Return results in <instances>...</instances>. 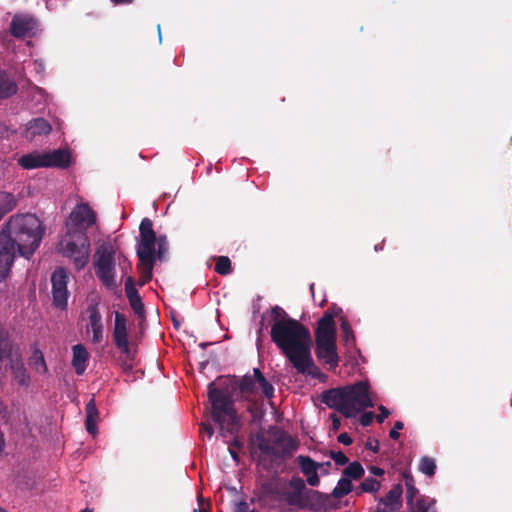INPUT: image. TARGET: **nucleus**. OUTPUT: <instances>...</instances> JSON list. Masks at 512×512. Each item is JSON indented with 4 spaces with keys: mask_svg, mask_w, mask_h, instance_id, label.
I'll return each mask as SVG.
<instances>
[{
    "mask_svg": "<svg viewBox=\"0 0 512 512\" xmlns=\"http://www.w3.org/2000/svg\"><path fill=\"white\" fill-rule=\"evenodd\" d=\"M435 499L419 496L416 502L408 506L410 512H437L435 507Z\"/></svg>",
    "mask_w": 512,
    "mask_h": 512,
    "instance_id": "obj_30",
    "label": "nucleus"
},
{
    "mask_svg": "<svg viewBox=\"0 0 512 512\" xmlns=\"http://www.w3.org/2000/svg\"><path fill=\"white\" fill-rule=\"evenodd\" d=\"M402 478H403V480L405 482L406 488L407 487H415L414 477H413V475L411 474V472L409 470H404L402 472Z\"/></svg>",
    "mask_w": 512,
    "mask_h": 512,
    "instance_id": "obj_47",
    "label": "nucleus"
},
{
    "mask_svg": "<svg viewBox=\"0 0 512 512\" xmlns=\"http://www.w3.org/2000/svg\"><path fill=\"white\" fill-rule=\"evenodd\" d=\"M13 341L10 332L0 320V361L11 359Z\"/></svg>",
    "mask_w": 512,
    "mask_h": 512,
    "instance_id": "obj_26",
    "label": "nucleus"
},
{
    "mask_svg": "<svg viewBox=\"0 0 512 512\" xmlns=\"http://www.w3.org/2000/svg\"><path fill=\"white\" fill-rule=\"evenodd\" d=\"M208 398L211 403V416L213 421L219 426L220 435L226 438L233 436L229 443L228 451L237 463L239 455L237 450L243 447V441L238 437L241 428V419L234 407V401L229 391L217 389L214 383L208 385Z\"/></svg>",
    "mask_w": 512,
    "mask_h": 512,
    "instance_id": "obj_2",
    "label": "nucleus"
},
{
    "mask_svg": "<svg viewBox=\"0 0 512 512\" xmlns=\"http://www.w3.org/2000/svg\"><path fill=\"white\" fill-rule=\"evenodd\" d=\"M403 427H404V424L402 421H396L394 423L393 429H391L389 432V437L393 440H397L400 437L398 430L403 429Z\"/></svg>",
    "mask_w": 512,
    "mask_h": 512,
    "instance_id": "obj_45",
    "label": "nucleus"
},
{
    "mask_svg": "<svg viewBox=\"0 0 512 512\" xmlns=\"http://www.w3.org/2000/svg\"><path fill=\"white\" fill-rule=\"evenodd\" d=\"M18 91L15 79L5 70L0 69V99H8Z\"/></svg>",
    "mask_w": 512,
    "mask_h": 512,
    "instance_id": "obj_24",
    "label": "nucleus"
},
{
    "mask_svg": "<svg viewBox=\"0 0 512 512\" xmlns=\"http://www.w3.org/2000/svg\"><path fill=\"white\" fill-rule=\"evenodd\" d=\"M80 512H94L92 509H89V508H85L84 510L80 511Z\"/></svg>",
    "mask_w": 512,
    "mask_h": 512,
    "instance_id": "obj_60",
    "label": "nucleus"
},
{
    "mask_svg": "<svg viewBox=\"0 0 512 512\" xmlns=\"http://www.w3.org/2000/svg\"><path fill=\"white\" fill-rule=\"evenodd\" d=\"M17 205V200L12 193L0 191V221Z\"/></svg>",
    "mask_w": 512,
    "mask_h": 512,
    "instance_id": "obj_32",
    "label": "nucleus"
},
{
    "mask_svg": "<svg viewBox=\"0 0 512 512\" xmlns=\"http://www.w3.org/2000/svg\"><path fill=\"white\" fill-rule=\"evenodd\" d=\"M30 365L39 373H46L48 371L44 355L40 349H35L30 358Z\"/></svg>",
    "mask_w": 512,
    "mask_h": 512,
    "instance_id": "obj_35",
    "label": "nucleus"
},
{
    "mask_svg": "<svg viewBox=\"0 0 512 512\" xmlns=\"http://www.w3.org/2000/svg\"><path fill=\"white\" fill-rule=\"evenodd\" d=\"M89 312V323L93 332L92 341L95 344H99L103 339V323L102 316L96 306H90Z\"/></svg>",
    "mask_w": 512,
    "mask_h": 512,
    "instance_id": "obj_23",
    "label": "nucleus"
},
{
    "mask_svg": "<svg viewBox=\"0 0 512 512\" xmlns=\"http://www.w3.org/2000/svg\"><path fill=\"white\" fill-rule=\"evenodd\" d=\"M69 276L64 268H57L51 276L53 305L59 309L67 307Z\"/></svg>",
    "mask_w": 512,
    "mask_h": 512,
    "instance_id": "obj_10",
    "label": "nucleus"
},
{
    "mask_svg": "<svg viewBox=\"0 0 512 512\" xmlns=\"http://www.w3.org/2000/svg\"><path fill=\"white\" fill-rule=\"evenodd\" d=\"M364 475V469L362 465L358 461H354L350 463L344 470H343V477L348 479H360Z\"/></svg>",
    "mask_w": 512,
    "mask_h": 512,
    "instance_id": "obj_36",
    "label": "nucleus"
},
{
    "mask_svg": "<svg viewBox=\"0 0 512 512\" xmlns=\"http://www.w3.org/2000/svg\"><path fill=\"white\" fill-rule=\"evenodd\" d=\"M207 345H208L207 343H201V344H200V346H201L202 348H206V346H207Z\"/></svg>",
    "mask_w": 512,
    "mask_h": 512,
    "instance_id": "obj_61",
    "label": "nucleus"
},
{
    "mask_svg": "<svg viewBox=\"0 0 512 512\" xmlns=\"http://www.w3.org/2000/svg\"><path fill=\"white\" fill-rule=\"evenodd\" d=\"M330 456L339 466L346 465L349 462L348 457L342 451H331Z\"/></svg>",
    "mask_w": 512,
    "mask_h": 512,
    "instance_id": "obj_43",
    "label": "nucleus"
},
{
    "mask_svg": "<svg viewBox=\"0 0 512 512\" xmlns=\"http://www.w3.org/2000/svg\"><path fill=\"white\" fill-rule=\"evenodd\" d=\"M86 412V420H85V428L86 431L94 435L97 432V422L99 418V412L96 406V401L91 398L85 406Z\"/></svg>",
    "mask_w": 512,
    "mask_h": 512,
    "instance_id": "obj_27",
    "label": "nucleus"
},
{
    "mask_svg": "<svg viewBox=\"0 0 512 512\" xmlns=\"http://www.w3.org/2000/svg\"><path fill=\"white\" fill-rule=\"evenodd\" d=\"M174 324L176 327H178V325H179L178 321H174Z\"/></svg>",
    "mask_w": 512,
    "mask_h": 512,
    "instance_id": "obj_63",
    "label": "nucleus"
},
{
    "mask_svg": "<svg viewBox=\"0 0 512 512\" xmlns=\"http://www.w3.org/2000/svg\"><path fill=\"white\" fill-rule=\"evenodd\" d=\"M378 410L380 411V413L376 416V420H377L378 423H383L384 420L389 416L390 412L383 405H380L378 407Z\"/></svg>",
    "mask_w": 512,
    "mask_h": 512,
    "instance_id": "obj_48",
    "label": "nucleus"
},
{
    "mask_svg": "<svg viewBox=\"0 0 512 512\" xmlns=\"http://www.w3.org/2000/svg\"><path fill=\"white\" fill-rule=\"evenodd\" d=\"M199 512H207L206 509H201Z\"/></svg>",
    "mask_w": 512,
    "mask_h": 512,
    "instance_id": "obj_64",
    "label": "nucleus"
},
{
    "mask_svg": "<svg viewBox=\"0 0 512 512\" xmlns=\"http://www.w3.org/2000/svg\"><path fill=\"white\" fill-rule=\"evenodd\" d=\"M383 245H384L383 242L381 244H379V245H375V247H374L375 251L382 250L383 249Z\"/></svg>",
    "mask_w": 512,
    "mask_h": 512,
    "instance_id": "obj_59",
    "label": "nucleus"
},
{
    "mask_svg": "<svg viewBox=\"0 0 512 512\" xmlns=\"http://www.w3.org/2000/svg\"><path fill=\"white\" fill-rule=\"evenodd\" d=\"M270 430H274L276 433H279V436L276 438L275 443L277 445H282L281 451H279V458L290 457L298 448V443L291 436H287L284 432L279 431L276 427H271Z\"/></svg>",
    "mask_w": 512,
    "mask_h": 512,
    "instance_id": "obj_22",
    "label": "nucleus"
},
{
    "mask_svg": "<svg viewBox=\"0 0 512 512\" xmlns=\"http://www.w3.org/2000/svg\"><path fill=\"white\" fill-rule=\"evenodd\" d=\"M140 242L137 247V255H153L156 256V240L157 236L153 229V222L149 218H143L140 226Z\"/></svg>",
    "mask_w": 512,
    "mask_h": 512,
    "instance_id": "obj_11",
    "label": "nucleus"
},
{
    "mask_svg": "<svg viewBox=\"0 0 512 512\" xmlns=\"http://www.w3.org/2000/svg\"><path fill=\"white\" fill-rule=\"evenodd\" d=\"M95 273L101 283L108 289L117 287L115 252L111 246H101L95 253Z\"/></svg>",
    "mask_w": 512,
    "mask_h": 512,
    "instance_id": "obj_7",
    "label": "nucleus"
},
{
    "mask_svg": "<svg viewBox=\"0 0 512 512\" xmlns=\"http://www.w3.org/2000/svg\"><path fill=\"white\" fill-rule=\"evenodd\" d=\"M156 243L158 245V250L156 251V258L162 260L165 252L168 249L167 237L165 235L158 236Z\"/></svg>",
    "mask_w": 512,
    "mask_h": 512,
    "instance_id": "obj_41",
    "label": "nucleus"
},
{
    "mask_svg": "<svg viewBox=\"0 0 512 512\" xmlns=\"http://www.w3.org/2000/svg\"><path fill=\"white\" fill-rule=\"evenodd\" d=\"M402 493V486L400 484H396L389 490L386 496L381 499L380 504L393 506L394 509H400Z\"/></svg>",
    "mask_w": 512,
    "mask_h": 512,
    "instance_id": "obj_29",
    "label": "nucleus"
},
{
    "mask_svg": "<svg viewBox=\"0 0 512 512\" xmlns=\"http://www.w3.org/2000/svg\"><path fill=\"white\" fill-rule=\"evenodd\" d=\"M366 448L368 450H371L372 452L374 453H377L379 451V441L374 439V440H369L367 443H366Z\"/></svg>",
    "mask_w": 512,
    "mask_h": 512,
    "instance_id": "obj_51",
    "label": "nucleus"
},
{
    "mask_svg": "<svg viewBox=\"0 0 512 512\" xmlns=\"http://www.w3.org/2000/svg\"><path fill=\"white\" fill-rule=\"evenodd\" d=\"M52 130L50 123L44 118H34L26 124L25 137L33 139L36 136L48 135Z\"/></svg>",
    "mask_w": 512,
    "mask_h": 512,
    "instance_id": "obj_21",
    "label": "nucleus"
},
{
    "mask_svg": "<svg viewBox=\"0 0 512 512\" xmlns=\"http://www.w3.org/2000/svg\"><path fill=\"white\" fill-rule=\"evenodd\" d=\"M200 431L205 432L209 438H211L214 433V429H213L212 425L209 423L208 424L202 423L200 426Z\"/></svg>",
    "mask_w": 512,
    "mask_h": 512,
    "instance_id": "obj_52",
    "label": "nucleus"
},
{
    "mask_svg": "<svg viewBox=\"0 0 512 512\" xmlns=\"http://www.w3.org/2000/svg\"><path fill=\"white\" fill-rule=\"evenodd\" d=\"M369 471L371 474H373L375 476H382L385 473L384 469H382L380 467H376V466L369 467Z\"/></svg>",
    "mask_w": 512,
    "mask_h": 512,
    "instance_id": "obj_54",
    "label": "nucleus"
},
{
    "mask_svg": "<svg viewBox=\"0 0 512 512\" xmlns=\"http://www.w3.org/2000/svg\"><path fill=\"white\" fill-rule=\"evenodd\" d=\"M112 338L116 348L125 357V359L121 362L123 371H131L133 369L135 351L132 349V345L128 340L126 316L120 312L115 313V325Z\"/></svg>",
    "mask_w": 512,
    "mask_h": 512,
    "instance_id": "obj_8",
    "label": "nucleus"
},
{
    "mask_svg": "<svg viewBox=\"0 0 512 512\" xmlns=\"http://www.w3.org/2000/svg\"><path fill=\"white\" fill-rule=\"evenodd\" d=\"M338 442L342 443L343 445H351L352 444V438L349 436L348 433L346 432H343L341 433L338 438H337Z\"/></svg>",
    "mask_w": 512,
    "mask_h": 512,
    "instance_id": "obj_50",
    "label": "nucleus"
},
{
    "mask_svg": "<svg viewBox=\"0 0 512 512\" xmlns=\"http://www.w3.org/2000/svg\"><path fill=\"white\" fill-rule=\"evenodd\" d=\"M369 389L367 381H359L351 385L325 390L319 398L323 404L338 411L345 418H354L366 408L374 406Z\"/></svg>",
    "mask_w": 512,
    "mask_h": 512,
    "instance_id": "obj_3",
    "label": "nucleus"
},
{
    "mask_svg": "<svg viewBox=\"0 0 512 512\" xmlns=\"http://www.w3.org/2000/svg\"><path fill=\"white\" fill-rule=\"evenodd\" d=\"M374 417H375V415L373 412H364L360 417V424L363 427H367V426L371 425Z\"/></svg>",
    "mask_w": 512,
    "mask_h": 512,
    "instance_id": "obj_46",
    "label": "nucleus"
},
{
    "mask_svg": "<svg viewBox=\"0 0 512 512\" xmlns=\"http://www.w3.org/2000/svg\"><path fill=\"white\" fill-rule=\"evenodd\" d=\"M125 294L129 304L138 317H144L145 309L138 290L135 288L133 277L129 276L125 280Z\"/></svg>",
    "mask_w": 512,
    "mask_h": 512,
    "instance_id": "obj_16",
    "label": "nucleus"
},
{
    "mask_svg": "<svg viewBox=\"0 0 512 512\" xmlns=\"http://www.w3.org/2000/svg\"><path fill=\"white\" fill-rule=\"evenodd\" d=\"M37 26V20L30 14H15L9 25L10 34L18 39L32 36Z\"/></svg>",
    "mask_w": 512,
    "mask_h": 512,
    "instance_id": "obj_12",
    "label": "nucleus"
},
{
    "mask_svg": "<svg viewBox=\"0 0 512 512\" xmlns=\"http://www.w3.org/2000/svg\"><path fill=\"white\" fill-rule=\"evenodd\" d=\"M419 471L428 477H432L436 472V462L433 458L423 456L419 462Z\"/></svg>",
    "mask_w": 512,
    "mask_h": 512,
    "instance_id": "obj_38",
    "label": "nucleus"
},
{
    "mask_svg": "<svg viewBox=\"0 0 512 512\" xmlns=\"http://www.w3.org/2000/svg\"><path fill=\"white\" fill-rule=\"evenodd\" d=\"M12 373L14 376V379L17 381V383L21 386L28 385L30 381V377L26 372V369L22 363H16L12 366Z\"/></svg>",
    "mask_w": 512,
    "mask_h": 512,
    "instance_id": "obj_37",
    "label": "nucleus"
},
{
    "mask_svg": "<svg viewBox=\"0 0 512 512\" xmlns=\"http://www.w3.org/2000/svg\"><path fill=\"white\" fill-rule=\"evenodd\" d=\"M16 248L4 233H0V282L3 281L14 262Z\"/></svg>",
    "mask_w": 512,
    "mask_h": 512,
    "instance_id": "obj_13",
    "label": "nucleus"
},
{
    "mask_svg": "<svg viewBox=\"0 0 512 512\" xmlns=\"http://www.w3.org/2000/svg\"><path fill=\"white\" fill-rule=\"evenodd\" d=\"M58 251L72 260L77 271L83 269L90 256V241L87 233L82 230L68 231L58 244Z\"/></svg>",
    "mask_w": 512,
    "mask_h": 512,
    "instance_id": "obj_6",
    "label": "nucleus"
},
{
    "mask_svg": "<svg viewBox=\"0 0 512 512\" xmlns=\"http://www.w3.org/2000/svg\"><path fill=\"white\" fill-rule=\"evenodd\" d=\"M0 233L17 247L19 255L29 259L39 247L45 228L36 215L27 213L10 217Z\"/></svg>",
    "mask_w": 512,
    "mask_h": 512,
    "instance_id": "obj_5",
    "label": "nucleus"
},
{
    "mask_svg": "<svg viewBox=\"0 0 512 512\" xmlns=\"http://www.w3.org/2000/svg\"><path fill=\"white\" fill-rule=\"evenodd\" d=\"M96 222V214L87 203L77 204L69 215L66 227L68 231L82 230L91 227Z\"/></svg>",
    "mask_w": 512,
    "mask_h": 512,
    "instance_id": "obj_9",
    "label": "nucleus"
},
{
    "mask_svg": "<svg viewBox=\"0 0 512 512\" xmlns=\"http://www.w3.org/2000/svg\"><path fill=\"white\" fill-rule=\"evenodd\" d=\"M73 358L72 366L77 375H82L86 370V363L89 357L87 349L82 344H76L72 347Z\"/></svg>",
    "mask_w": 512,
    "mask_h": 512,
    "instance_id": "obj_25",
    "label": "nucleus"
},
{
    "mask_svg": "<svg viewBox=\"0 0 512 512\" xmlns=\"http://www.w3.org/2000/svg\"><path fill=\"white\" fill-rule=\"evenodd\" d=\"M263 490L279 503L280 511L285 510L283 503L298 509L317 510L327 498L317 490L307 489L304 480L297 476H293L288 483L265 484Z\"/></svg>",
    "mask_w": 512,
    "mask_h": 512,
    "instance_id": "obj_4",
    "label": "nucleus"
},
{
    "mask_svg": "<svg viewBox=\"0 0 512 512\" xmlns=\"http://www.w3.org/2000/svg\"><path fill=\"white\" fill-rule=\"evenodd\" d=\"M214 270L220 275H228L231 272V261L227 256H219L216 259Z\"/></svg>",
    "mask_w": 512,
    "mask_h": 512,
    "instance_id": "obj_39",
    "label": "nucleus"
},
{
    "mask_svg": "<svg viewBox=\"0 0 512 512\" xmlns=\"http://www.w3.org/2000/svg\"><path fill=\"white\" fill-rule=\"evenodd\" d=\"M115 4L130 3V0H111Z\"/></svg>",
    "mask_w": 512,
    "mask_h": 512,
    "instance_id": "obj_57",
    "label": "nucleus"
},
{
    "mask_svg": "<svg viewBox=\"0 0 512 512\" xmlns=\"http://www.w3.org/2000/svg\"><path fill=\"white\" fill-rule=\"evenodd\" d=\"M253 373L256 383L262 390L263 396L267 399H271L274 396L273 385L265 378L259 368H254Z\"/></svg>",
    "mask_w": 512,
    "mask_h": 512,
    "instance_id": "obj_33",
    "label": "nucleus"
},
{
    "mask_svg": "<svg viewBox=\"0 0 512 512\" xmlns=\"http://www.w3.org/2000/svg\"><path fill=\"white\" fill-rule=\"evenodd\" d=\"M353 489V485L350 479L342 477L339 479L336 487L333 489L331 496L334 498H342L349 494Z\"/></svg>",
    "mask_w": 512,
    "mask_h": 512,
    "instance_id": "obj_34",
    "label": "nucleus"
},
{
    "mask_svg": "<svg viewBox=\"0 0 512 512\" xmlns=\"http://www.w3.org/2000/svg\"><path fill=\"white\" fill-rule=\"evenodd\" d=\"M315 353L317 358L323 360L331 369L338 366L339 357L337 354L336 341L316 343Z\"/></svg>",
    "mask_w": 512,
    "mask_h": 512,
    "instance_id": "obj_15",
    "label": "nucleus"
},
{
    "mask_svg": "<svg viewBox=\"0 0 512 512\" xmlns=\"http://www.w3.org/2000/svg\"><path fill=\"white\" fill-rule=\"evenodd\" d=\"M328 311H329L331 314H333V315H334V317H335V316H337V314H338L339 312H341V309H340V308H335V309H333L332 311H330V310H328Z\"/></svg>",
    "mask_w": 512,
    "mask_h": 512,
    "instance_id": "obj_58",
    "label": "nucleus"
},
{
    "mask_svg": "<svg viewBox=\"0 0 512 512\" xmlns=\"http://www.w3.org/2000/svg\"><path fill=\"white\" fill-rule=\"evenodd\" d=\"M341 331L344 335V339H345V342L348 343V341L350 339H354V335H353V330L349 324V322L345 319V318H342V321H341Z\"/></svg>",
    "mask_w": 512,
    "mask_h": 512,
    "instance_id": "obj_42",
    "label": "nucleus"
},
{
    "mask_svg": "<svg viewBox=\"0 0 512 512\" xmlns=\"http://www.w3.org/2000/svg\"><path fill=\"white\" fill-rule=\"evenodd\" d=\"M235 512H250L249 504L246 501H240L236 504Z\"/></svg>",
    "mask_w": 512,
    "mask_h": 512,
    "instance_id": "obj_53",
    "label": "nucleus"
},
{
    "mask_svg": "<svg viewBox=\"0 0 512 512\" xmlns=\"http://www.w3.org/2000/svg\"><path fill=\"white\" fill-rule=\"evenodd\" d=\"M0 512H7L5 509H3L2 507H0Z\"/></svg>",
    "mask_w": 512,
    "mask_h": 512,
    "instance_id": "obj_62",
    "label": "nucleus"
},
{
    "mask_svg": "<svg viewBox=\"0 0 512 512\" xmlns=\"http://www.w3.org/2000/svg\"><path fill=\"white\" fill-rule=\"evenodd\" d=\"M46 167L67 168L70 165L71 155L68 150L57 149L52 152H43Z\"/></svg>",
    "mask_w": 512,
    "mask_h": 512,
    "instance_id": "obj_19",
    "label": "nucleus"
},
{
    "mask_svg": "<svg viewBox=\"0 0 512 512\" xmlns=\"http://www.w3.org/2000/svg\"><path fill=\"white\" fill-rule=\"evenodd\" d=\"M399 509H394L393 506L383 505V508H378L376 512H397Z\"/></svg>",
    "mask_w": 512,
    "mask_h": 512,
    "instance_id": "obj_55",
    "label": "nucleus"
},
{
    "mask_svg": "<svg viewBox=\"0 0 512 512\" xmlns=\"http://www.w3.org/2000/svg\"><path fill=\"white\" fill-rule=\"evenodd\" d=\"M139 263L137 269L139 279L137 284L142 287L152 279V271L155 264L156 256L153 255H137Z\"/></svg>",
    "mask_w": 512,
    "mask_h": 512,
    "instance_id": "obj_17",
    "label": "nucleus"
},
{
    "mask_svg": "<svg viewBox=\"0 0 512 512\" xmlns=\"http://www.w3.org/2000/svg\"><path fill=\"white\" fill-rule=\"evenodd\" d=\"M330 419L332 422L331 430L333 432L338 431L341 427V419L335 413L330 414Z\"/></svg>",
    "mask_w": 512,
    "mask_h": 512,
    "instance_id": "obj_49",
    "label": "nucleus"
},
{
    "mask_svg": "<svg viewBox=\"0 0 512 512\" xmlns=\"http://www.w3.org/2000/svg\"><path fill=\"white\" fill-rule=\"evenodd\" d=\"M381 487V483L373 478V477H367L363 480V482L360 484V489L363 492H377Z\"/></svg>",
    "mask_w": 512,
    "mask_h": 512,
    "instance_id": "obj_40",
    "label": "nucleus"
},
{
    "mask_svg": "<svg viewBox=\"0 0 512 512\" xmlns=\"http://www.w3.org/2000/svg\"><path fill=\"white\" fill-rule=\"evenodd\" d=\"M270 337L298 373L317 379L324 377L312 358L309 329L277 305L271 308Z\"/></svg>",
    "mask_w": 512,
    "mask_h": 512,
    "instance_id": "obj_1",
    "label": "nucleus"
},
{
    "mask_svg": "<svg viewBox=\"0 0 512 512\" xmlns=\"http://www.w3.org/2000/svg\"><path fill=\"white\" fill-rule=\"evenodd\" d=\"M18 164L24 169H36L46 167L43 152H32L19 158Z\"/></svg>",
    "mask_w": 512,
    "mask_h": 512,
    "instance_id": "obj_28",
    "label": "nucleus"
},
{
    "mask_svg": "<svg viewBox=\"0 0 512 512\" xmlns=\"http://www.w3.org/2000/svg\"><path fill=\"white\" fill-rule=\"evenodd\" d=\"M261 332H262V328H260L259 331H258L259 336H258L257 341H256V345H257L258 349L262 345V340H261V337H260Z\"/></svg>",
    "mask_w": 512,
    "mask_h": 512,
    "instance_id": "obj_56",
    "label": "nucleus"
},
{
    "mask_svg": "<svg viewBox=\"0 0 512 512\" xmlns=\"http://www.w3.org/2000/svg\"><path fill=\"white\" fill-rule=\"evenodd\" d=\"M418 495V489L415 487H407L406 488V503L407 506H411L413 503L416 502V499Z\"/></svg>",
    "mask_w": 512,
    "mask_h": 512,
    "instance_id": "obj_44",
    "label": "nucleus"
},
{
    "mask_svg": "<svg viewBox=\"0 0 512 512\" xmlns=\"http://www.w3.org/2000/svg\"><path fill=\"white\" fill-rule=\"evenodd\" d=\"M223 390L229 391L232 400L233 399V392L236 390H239L241 394L243 395H251L256 392V380L254 378V375H245L242 378L238 380H234L231 383L230 387L222 388Z\"/></svg>",
    "mask_w": 512,
    "mask_h": 512,
    "instance_id": "obj_20",
    "label": "nucleus"
},
{
    "mask_svg": "<svg viewBox=\"0 0 512 512\" xmlns=\"http://www.w3.org/2000/svg\"><path fill=\"white\" fill-rule=\"evenodd\" d=\"M336 341V328L334 315L326 311L319 319L315 331V342Z\"/></svg>",
    "mask_w": 512,
    "mask_h": 512,
    "instance_id": "obj_14",
    "label": "nucleus"
},
{
    "mask_svg": "<svg viewBox=\"0 0 512 512\" xmlns=\"http://www.w3.org/2000/svg\"><path fill=\"white\" fill-rule=\"evenodd\" d=\"M255 440L258 449L263 454L268 456H279V450L275 449V447L271 444L270 439H268L263 432H257L255 435Z\"/></svg>",
    "mask_w": 512,
    "mask_h": 512,
    "instance_id": "obj_31",
    "label": "nucleus"
},
{
    "mask_svg": "<svg viewBox=\"0 0 512 512\" xmlns=\"http://www.w3.org/2000/svg\"><path fill=\"white\" fill-rule=\"evenodd\" d=\"M302 473L307 476V482L311 486H317L320 482L317 474L319 464L308 456L299 455L296 458Z\"/></svg>",
    "mask_w": 512,
    "mask_h": 512,
    "instance_id": "obj_18",
    "label": "nucleus"
}]
</instances>
